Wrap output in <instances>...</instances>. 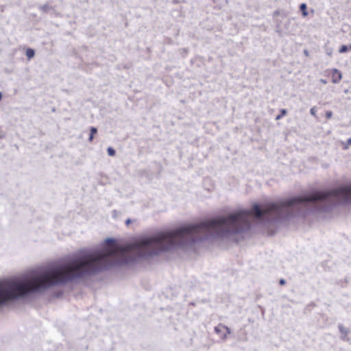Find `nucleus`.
<instances>
[{"instance_id":"nucleus-14","label":"nucleus","mask_w":351,"mask_h":351,"mask_svg":"<svg viewBox=\"0 0 351 351\" xmlns=\"http://www.w3.org/2000/svg\"><path fill=\"white\" fill-rule=\"evenodd\" d=\"M304 53H305L306 56L308 55L307 51H305Z\"/></svg>"},{"instance_id":"nucleus-15","label":"nucleus","mask_w":351,"mask_h":351,"mask_svg":"<svg viewBox=\"0 0 351 351\" xmlns=\"http://www.w3.org/2000/svg\"><path fill=\"white\" fill-rule=\"evenodd\" d=\"M322 82L323 83H324V84H326V81H325V80H322Z\"/></svg>"},{"instance_id":"nucleus-11","label":"nucleus","mask_w":351,"mask_h":351,"mask_svg":"<svg viewBox=\"0 0 351 351\" xmlns=\"http://www.w3.org/2000/svg\"><path fill=\"white\" fill-rule=\"evenodd\" d=\"M280 284L281 285H285V280L284 279H281V280H280Z\"/></svg>"},{"instance_id":"nucleus-8","label":"nucleus","mask_w":351,"mask_h":351,"mask_svg":"<svg viewBox=\"0 0 351 351\" xmlns=\"http://www.w3.org/2000/svg\"><path fill=\"white\" fill-rule=\"evenodd\" d=\"M108 154H109V156H113L115 154V151L113 148L108 147Z\"/></svg>"},{"instance_id":"nucleus-10","label":"nucleus","mask_w":351,"mask_h":351,"mask_svg":"<svg viewBox=\"0 0 351 351\" xmlns=\"http://www.w3.org/2000/svg\"><path fill=\"white\" fill-rule=\"evenodd\" d=\"M311 114L315 117L316 116V109H315V107H313L311 109Z\"/></svg>"},{"instance_id":"nucleus-7","label":"nucleus","mask_w":351,"mask_h":351,"mask_svg":"<svg viewBox=\"0 0 351 351\" xmlns=\"http://www.w3.org/2000/svg\"><path fill=\"white\" fill-rule=\"evenodd\" d=\"M287 113V110L285 109H282L280 110V114H278L276 117V120H279L282 117L285 116Z\"/></svg>"},{"instance_id":"nucleus-4","label":"nucleus","mask_w":351,"mask_h":351,"mask_svg":"<svg viewBox=\"0 0 351 351\" xmlns=\"http://www.w3.org/2000/svg\"><path fill=\"white\" fill-rule=\"evenodd\" d=\"M351 50V44L349 45V46H346V45H342L339 49V52L340 53H346L348 51Z\"/></svg>"},{"instance_id":"nucleus-12","label":"nucleus","mask_w":351,"mask_h":351,"mask_svg":"<svg viewBox=\"0 0 351 351\" xmlns=\"http://www.w3.org/2000/svg\"><path fill=\"white\" fill-rule=\"evenodd\" d=\"M127 225H129L131 223V220L130 219H127L125 221Z\"/></svg>"},{"instance_id":"nucleus-6","label":"nucleus","mask_w":351,"mask_h":351,"mask_svg":"<svg viewBox=\"0 0 351 351\" xmlns=\"http://www.w3.org/2000/svg\"><path fill=\"white\" fill-rule=\"evenodd\" d=\"M300 8L302 12V15L304 16H306L308 15V12L306 11V5L305 3H302L300 6Z\"/></svg>"},{"instance_id":"nucleus-13","label":"nucleus","mask_w":351,"mask_h":351,"mask_svg":"<svg viewBox=\"0 0 351 351\" xmlns=\"http://www.w3.org/2000/svg\"><path fill=\"white\" fill-rule=\"evenodd\" d=\"M1 98H2V95H1V93L0 92V101L1 100Z\"/></svg>"},{"instance_id":"nucleus-3","label":"nucleus","mask_w":351,"mask_h":351,"mask_svg":"<svg viewBox=\"0 0 351 351\" xmlns=\"http://www.w3.org/2000/svg\"><path fill=\"white\" fill-rule=\"evenodd\" d=\"M25 54H26V56L27 57V58L29 60H30L31 58H32L34 56L35 52H34V49L28 48L26 50Z\"/></svg>"},{"instance_id":"nucleus-5","label":"nucleus","mask_w":351,"mask_h":351,"mask_svg":"<svg viewBox=\"0 0 351 351\" xmlns=\"http://www.w3.org/2000/svg\"><path fill=\"white\" fill-rule=\"evenodd\" d=\"M90 130V134L88 140H89V141L91 142L93 139L94 135L97 132V128H95L94 127H91Z\"/></svg>"},{"instance_id":"nucleus-2","label":"nucleus","mask_w":351,"mask_h":351,"mask_svg":"<svg viewBox=\"0 0 351 351\" xmlns=\"http://www.w3.org/2000/svg\"><path fill=\"white\" fill-rule=\"evenodd\" d=\"M331 77L332 83L337 84L341 80L342 75L337 69H333L331 71Z\"/></svg>"},{"instance_id":"nucleus-1","label":"nucleus","mask_w":351,"mask_h":351,"mask_svg":"<svg viewBox=\"0 0 351 351\" xmlns=\"http://www.w3.org/2000/svg\"><path fill=\"white\" fill-rule=\"evenodd\" d=\"M215 331L222 339H226L228 335L231 332L230 329L223 324H219L217 326H215Z\"/></svg>"},{"instance_id":"nucleus-9","label":"nucleus","mask_w":351,"mask_h":351,"mask_svg":"<svg viewBox=\"0 0 351 351\" xmlns=\"http://www.w3.org/2000/svg\"><path fill=\"white\" fill-rule=\"evenodd\" d=\"M332 116V112L331 111H327L326 112V119H330Z\"/></svg>"}]
</instances>
